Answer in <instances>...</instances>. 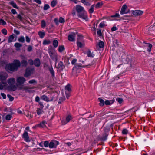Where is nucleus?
Returning <instances> with one entry per match:
<instances>
[{
	"label": "nucleus",
	"instance_id": "nucleus-24",
	"mask_svg": "<svg viewBox=\"0 0 155 155\" xmlns=\"http://www.w3.org/2000/svg\"><path fill=\"white\" fill-rule=\"evenodd\" d=\"M78 37L77 38V41H82L83 40V36L82 35H78Z\"/></svg>",
	"mask_w": 155,
	"mask_h": 155
},
{
	"label": "nucleus",
	"instance_id": "nucleus-46",
	"mask_svg": "<svg viewBox=\"0 0 155 155\" xmlns=\"http://www.w3.org/2000/svg\"><path fill=\"white\" fill-rule=\"evenodd\" d=\"M49 8L50 6L48 4H45L43 8V9L44 10H46L49 9Z\"/></svg>",
	"mask_w": 155,
	"mask_h": 155
},
{
	"label": "nucleus",
	"instance_id": "nucleus-41",
	"mask_svg": "<svg viewBox=\"0 0 155 155\" xmlns=\"http://www.w3.org/2000/svg\"><path fill=\"white\" fill-rule=\"evenodd\" d=\"M72 119V117L71 116L68 115L67 117L66 118V121L67 123L69 122L70 120Z\"/></svg>",
	"mask_w": 155,
	"mask_h": 155
},
{
	"label": "nucleus",
	"instance_id": "nucleus-13",
	"mask_svg": "<svg viewBox=\"0 0 155 155\" xmlns=\"http://www.w3.org/2000/svg\"><path fill=\"white\" fill-rule=\"evenodd\" d=\"M32 70L30 69H26L25 73L24 76L25 77H28L31 75V74Z\"/></svg>",
	"mask_w": 155,
	"mask_h": 155
},
{
	"label": "nucleus",
	"instance_id": "nucleus-49",
	"mask_svg": "<svg viewBox=\"0 0 155 155\" xmlns=\"http://www.w3.org/2000/svg\"><path fill=\"white\" fill-rule=\"evenodd\" d=\"M112 18H121L120 16V15L118 13H117L115 15L111 16Z\"/></svg>",
	"mask_w": 155,
	"mask_h": 155
},
{
	"label": "nucleus",
	"instance_id": "nucleus-4",
	"mask_svg": "<svg viewBox=\"0 0 155 155\" xmlns=\"http://www.w3.org/2000/svg\"><path fill=\"white\" fill-rule=\"evenodd\" d=\"M93 65L92 64H89L88 65L91 66ZM88 65H82L81 63H76L74 66L73 68L72 69L73 71H77V70H79L81 67H84L87 66Z\"/></svg>",
	"mask_w": 155,
	"mask_h": 155
},
{
	"label": "nucleus",
	"instance_id": "nucleus-23",
	"mask_svg": "<svg viewBox=\"0 0 155 155\" xmlns=\"http://www.w3.org/2000/svg\"><path fill=\"white\" fill-rule=\"evenodd\" d=\"M143 43L145 44L148 45V48L147 50V51L149 52H150L151 51V49L152 47V45L150 43H147L145 41H144Z\"/></svg>",
	"mask_w": 155,
	"mask_h": 155
},
{
	"label": "nucleus",
	"instance_id": "nucleus-1",
	"mask_svg": "<svg viewBox=\"0 0 155 155\" xmlns=\"http://www.w3.org/2000/svg\"><path fill=\"white\" fill-rule=\"evenodd\" d=\"M76 10L78 13V16L81 18L85 19L87 18L86 15L84 13V8L79 5H77L76 6Z\"/></svg>",
	"mask_w": 155,
	"mask_h": 155
},
{
	"label": "nucleus",
	"instance_id": "nucleus-25",
	"mask_svg": "<svg viewBox=\"0 0 155 155\" xmlns=\"http://www.w3.org/2000/svg\"><path fill=\"white\" fill-rule=\"evenodd\" d=\"M98 99L100 101V103L99 104V105L101 106H104V100L100 98H99Z\"/></svg>",
	"mask_w": 155,
	"mask_h": 155
},
{
	"label": "nucleus",
	"instance_id": "nucleus-14",
	"mask_svg": "<svg viewBox=\"0 0 155 155\" xmlns=\"http://www.w3.org/2000/svg\"><path fill=\"white\" fill-rule=\"evenodd\" d=\"M12 64L16 67H17L18 69V68L21 65V62L20 61L18 60H14Z\"/></svg>",
	"mask_w": 155,
	"mask_h": 155
},
{
	"label": "nucleus",
	"instance_id": "nucleus-33",
	"mask_svg": "<svg viewBox=\"0 0 155 155\" xmlns=\"http://www.w3.org/2000/svg\"><path fill=\"white\" fill-rule=\"evenodd\" d=\"M64 50V46L63 45L59 46L58 47V51L59 52H61Z\"/></svg>",
	"mask_w": 155,
	"mask_h": 155
},
{
	"label": "nucleus",
	"instance_id": "nucleus-44",
	"mask_svg": "<svg viewBox=\"0 0 155 155\" xmlns=\"http://www.w3.org/2000/svg\"><path fill=\"white\" fill-rule=\"evenodd\" d=\"M77 43L78 46L80 48H82L84 45L80 41H77Z\"/></svg>",
	"mask_w": 155,
	"mask_h": 155
},
{
	"label": "nucleus",
	"instance_id": "nucleus-55",
	"mask_svg": "<svg viewBox=\"0 0 155 155\" xmlns=\"http://www.w3.org/2000/svg\"><path fill=\"white\" fill-rule=\"evenodd\" d=\"M1 31L5 35H6L7 34V31L5 29H2Z\"/></svg>",
	"mask_w": 155,
	"mask_h": 155
},
{
	"label": "nucleus",
	"instance_id": "nucleus-56",
	"mask_svg": "<svg viewBox=\"0 0 155 155\" xmlns=\"http://www.w3.org/2000/svg\"><path fill=\"white\" fill-rule=\"evenodd\" d=\"M25 115L27 117H29L30 118H32L33 117V116L31 114H30L28 112H27V113L25 114Z\"/></svg>",
	"mask_w": 155,
	"mask_h": 155
},
{
	"label": "nucleus",
	"instance_id": "nucleus-17",
	"mask_svg": "<svg viewBox=\"0 0 155 155\" xmlns=\"http://www.w3.org/2000/svg\"><path fill=\"white\" fill-rule=\"evenodd\" d=\"M8 88L11 91H14L16 90L17 87L14 84L8 86Z\"/></svg>",
	"mask_w": 155,
	"mask_h": 155
},
{
	"label": "nucleus",
	"instance_id": "nucleus-47",
	"mask_svg": "<svg viewBox=\"0 0 155 155\" xmlns=\"http://www.w3.org/2000/svg\"><path fill=\"white\" fill-rule=\"evenodd\" d=\"M29 83V84H36L37 83L35 79H32L31 80H30L28 82Z\"/></svg>",
	"mask_w": 155,
	"mask_h": 155
},
{
	"label": "nucleus",
	"instance_id": "nucleus-29",
	"mask_svg": "<svg viewBox=\"0 0 155 155\" xmlns=\"http://www.w3.org/2000/svg\"><path fill=\"white\" fill-rule=\"evenodd\" d=\"M65 90L66 92H67V91L69 92L71 91V89L70 87V84H68L65 87Z\"/></svg>",
	"mask_w": 155,
	"mask_h": 155
},
{
	"label": "nucleus",
	"instance_id": "nucleus-48",
	"mask_svg": "<svg viewBox=\"0 0 155 155\" xmlns=\"http://www.w3.org/2000/svg\"><path fill=\"white\" fill-rule=\"evenodd\" d=\"M7 96L9 98V101H12L14 99V97H12L10 95L8 94Z\"/></svg>",
	"mask_w": 155,
	"mask_h": 155
},
{
	"label": "nucleus",
	"instance_id": "nucleus-61",
	"mask_svg": "<svg viewBox=\"0 0 155 155\" xmlns=\"http://www.w3.org/2000/svg\"><path fill=\"white\" fill-rule=\"evenodd\" d=\"M26 41L28 43L30 42V39L28 36H26L25 37Z\"/></svg>",
	"mask_w": 155,
	"mask_h": 155
},
{
	"label": "nucleus",
	"instance_id": "nucleus-60",
	"mask_svg": "<svg viewBox=\"0 0 155 155\" xmlns=\"http://www.w3.org/2000/svg\"><path fill=\"white\" fill-rule=\"evenodd\" d=\"M54 22H55V23H56V24L57 25H58L59 24V20H58V18H55L54 19Z\"/></svg>",
	"mask_w": 155,
	"mask_h": 155
},
{
	"label": "nucleus",
	"instance_id": "nucleus-63",
	"mask_svg": "<svg viewBox=\"0 0 155 155\" xmlns=\"http://www.w3.org/2000/svg\"><path fill=\"white\" fill-rule=\"evenodd\" d=\"M97 34L99 36H101L102 35V34L100 29H99L98 30L97 32Z\"/></svg>",
	"mask_w": 155,
	"mask_h": 155
},
{
	"label": "nucleus",
	"instance_id": "nucleus-45",
	"mask_svg": "<svg viewBox=\"0 0 155 155\" xmlns=\"http://www.w3.org/2000/svg\"><path fill=\"white\" fill-rule=\"evenodd\" d=\"M46 26V22L45 21L43 20L41 21V26L42 28H44Z\"/></svg>",
	"mask_w": 155,
	"mask_h": 155
},
{
	"label": "nucleus",
	"instance_id": "nucleus-21",
	"mask_svg": "<svg viewBox=\"0 0 155 155\" xmlns=\"http://www.w3.org/2000/svg\"><path fill=\"white\" fill-rule=\"evenodd\" d=\"M9 4L12 5L13 8L17 9H19V8L17 6L16 4L14 1H12L9 3Z\"/></svg>",
	"mask_w": 155,
	"mask_h": 155
},
{
	"label": "nucleus",
	"instance_id": "nucleus-39",
	"mask_svg": "<svg viewBox=\"0 0 155 155\" xmlns=\"http://www.w3.org/2000/svg\"><path fill=\"white\" fill-rule=\"evenodd\" d=\"M46 123V122L45 121H43L39 125V126L42 127H46V125L45 124Z\"/></svg>",
	"mask_w": 155,
	"mask_h": 155
},
{
	"label": "nucleus",
	"instance_id": "nucleus-52",
	"mask_svg": "<svg viewBox=\"0 0 155 155\" xmlns=\"http://www.w3.org/2000/svg\"><path fill=\"white\" fill-rule=\"evenodd\" d=\"M49 142L48 141H44V145L45 147H48L49 146Z\"/></svg>",
	"mask_w": 155,
	"mask_h": 155
},
{
	"label": "nucleus",
	"instance_id": "nucleus-19",
	"mask_svg": "<svg viewBox=\"0 0 155 155\" xmlns=\"http://www.w3.org/2000/svg\"><path fill=\"white\" fill-rule=\"evenodd\" d=\"M15 35L13 34L10 35L8 38V43H10L12 42L14 38Z\"/></svg>",
	"mask_w": 155,
	"mask_h": 155
},
{
	"label": "nucleus",
	"instance_id": "nucleus-31",
	"mask_svg": "<svg viewBox=\"0 0 155 155\" xmlns=\"http://www.w3.org/2000/svg\"><path fill=\"white\" fill-rule=\"evenodd\" d=\"M43 109L41 108H38L37 110V113L38 115H39L42 113L43 111L42 110Z\"/></svg>",
	"mask_w": 155,
	"mask_h": 155
},
{
	"label": "nucleus",
	"instance_id": "nucleus-57",
	"mask_svg": "<svg viewBox=\"0 0 155 155\" xmlns=\"http://www.w3.org/2000/svg\"><path fill=\"white\" fill-rule=\"evenodd\" d=\"M32 50V47L31 45H28L27 48V50L29 52H31Z\"/></svg>",
	"mask_w": 155,
	"mask_h": 155
},
{
	"label": "nucleus",
	"instance_id": "nucleus-16",
	"mask_svg": "<svg viewBox=\"0 0 155 155\" xmlns=\"http://www.w3.org/2000/svg\"><path fill=\"white\" fill-rule=\"evenodd\" d=\"M15 82V79L13 78H10L8 79L7 81V82L9 86L14 84Z\"/></svg>",
	"mask_w": 155,
	"mask_h": 155
},
{
	"label": "nucleus",
	"instance_id": "nucleus-36",
	"mask_svg": "<svg viewBox=\"0 0 155 155\" xmlns=\"http://www.w3.org/2000/svg\"><path fill=\"white\" fill-rule=\"evenodd\" d=\"M22 45L20 43H16L14 45V46L17 48H20L22 46Z\"/></svg>",
	"mask_w": 155,
	"mask_h": 155
},
{
	"label": "nucleus",
	"instance_id": "nucleus-15",
	"mask_svg": "<svg viewBox=\"0 0 155 155\" xmlns=\"http://www.w3.org/2000/svg\"><path fill=\"white\" fill-rule=\"evenodd\" d=\"M34 64L36 67H38L40 65V61L39 58L35 59L34 62Z\"/></svg>",
	"mask_w": 155,
	"mask_h": 155
},
{
	"label": "nucleus",
	"instance_id": "nucleus-27",
	"mask_svg": "<svg viewBox=\"0 0 155 155\" xmlns=\"http://www.w3.org/2000/svg\"><path fill=\"white\" fill-rule=\"evenodd\" d=\"M58 42L57 40H54L53 41V45L54 48H56L58 45Z\"/></svg>",
	"mask_w": 155,
	"mask_h": 155
},
{
	"label": "nucleus",
	"instance_id": "nucleus-42",
	"mask_svg": "<svg viewBox=\"0 0 155 155\" xmlns=\"http://www.w3.org/2000/svg\"><path fill=\"white\" fill-rule=\"evenodd\" d=\"M38 35L40 38H43L45 35V33L44 32L39 31L38 32Z\"/></svg>",
	"mask_w": 155,
	"mask_h": 155
},
{
	"label": "nucleus",
	"instance_id": "nucleus-22",
	"mask_svg": "<svg viewBox=\"0 0 155 155\" xmlns=\"http://www.w3.org/2000/svg\"><path fill=\"white\" fill-rule=\"evenodd\" d=\"M41 99L44 100L47 102H48L50 101V100H49V98L45 95H42L41 96Z\"/></svg>",
	"mask_w": 155,
	"mask_h": 155
},
{
	"label": "nucleus",
	"instance_id": "nucleus-50",
	"mask_svg": "<svg viewBox=\"0 0 155 155\" xmlns=\"http://www.w3.org/2000/svg\"><path fill=\"white\" fill-rule=\"evenodd\" d=\"M128 132L127 130L126 129H124L122 131V133L123 134H127Z\"/></svg>",
	"mask_w": 155,
	"mask_h": 155
},
{
	"label": "nucleus",
	"instance_id": "nucleus-58",
	"mask_svg": "<svg viewBox=\"0 0 155 155\" xmlns=\"http://www.w3.org/2000/svg\"><path fill=\"white\" fill-rule=\"evenodd\" d=\"M59 22L60 23H64L65 22V20L62 17H60L59 19Z\"/></svg>",
	"mask_w": 155,
	"mask_h": 155
},
{
	"label": "nucleus",
	"instance_id": "nucleus-30",
	"mask_svg": "<svg viewBox=\"0 0 155 155\" xmlns=\"http://www.w3.org/2000/svg\"><path fill=\"white\" fill-rule=\"evenodd\" d=\"M18 41L19 42L24 43L25 41L24 37L23 36H21L18 38Z\"/></svg>",
	"mask_w": 155,
	"mask_h": 155
},
{
	"label": "nucleus",
	"instance_id": "nucleus-5",
	"mask_svg": "<svg viewBox=\"0 0 155 155\" xmlns=\"http://www.w3.org/2000/svg\"><path fill=\"white\" fill-rule=\"evenodd\" d=\"M8 77L7 74L5 72H0V81L2 82L6 80Z\"/></svg>",
	"mask_w": 155,
	"mask_h": 155
},
{
	"label": "nucleus",
	"instance_id": "nucleus-9",
	"mask_svg": "<svg viewBox=\"0 0 155 155\" xmlns=\"http://www.w3.org/2000/svg\"><path fill=\"white\" fill-rule=\"evenodd\" d=\"M22 138L24 139V140L26 142H29V137L28 136V133L26 131H25L22 135Z\"/></svg>",
	"mask_w": 155,
	"mask_h": 155
},
{
	"label": "nucleus",
	"instance_id": "nucleus-40",
	"mask_svg": "<svg viewBox=\"0 0 155 155\" xmlns=\"http://www.w3.org/2000/svg\"><path fill=\"white\" fill-rule=\"evenodd\" d=\"M57 3L56 0H53L51 2V5L52 7H54L56 5Z\"/></svg>",
	"mask_w": 155,
	"mask_h": 155
},
{
	"label": "nucleus",
	"instance_id": "nucleus-10",
	"mask_svg": "<svg viewBox=\"0 0 155 155\" xmlns=\"http://www.w3.org/2000/svg\"><path fill=\"white\" fill-rule=\"evenodd\" d=\"M127 7L126 5H124L121 8L120 11V13L121 14H123L127 13Z\"/></svg>",
	"mask_w": 155,
	"mask_h": 155
},
{
	"label": "nucleus",
	"instance_id": "nucleus-51",
	"mask_svg": "<svg viewBox=\"0 0 155 155\" xmlns=\"http://www.w3.org/2000/svg\"><path fill=\"white\" fill-rule=\"evenodd\" d=\"M116 100L119 103V104H121L123 101V100L122 98H117Z\"/></svg>",
	"mask_w": 155,
	"mask_h": 155
},
{
	"label": "nucleus",
	"instance_id": "nucleus-54",
	"mask_svg": "<svg viewBox=\"0 0 155 155\" xmlns=\"http://www.w3.org/2000/svg\"><path fill=\"white\" fill-rule=\"evenodd\" d=\"M12 117V116L10 115H7L6 116L5 119L7 120H10Z\"/></svg>",
	"mask_w": 155,
	"mask_h": 155
},
{
	"label": "nucleus",
	"instance_id": "nucleus-11",
	"mask_svg": "<svg viewBox=\"0 0 155 155\" xmlns=\"http://www.w3.org/2000/svg\"><path fill=\"white\" fill-rule=\"evenodd\" d=\"M65 66L63 64V62L60 61L58 63V65L57 66V68L59 69V70L61 71L63 70Z\"/></svg>",
	"mask_w": 155,
	"mask_h": 155
},
{
	"label": "nucleus",
	"instance_id": "nucleus-3",
	"mask_svg": "<svg viewBox=\"0 0 155 155\" xmlns=\"http://www.w3.org/2000/svg\"><path fill=\"white\" fill-rule=\"evenodd\" d=\"M48 53L50 57L52 60L56 61L57 60V55L54 50L53 49L49 50Z\"/></svg>",
	"mask_w": 155,
	"mask_h": 155
},
{
	"label": "nucleus",
	"instance_id": "nucleus-62",
	"mask_svg": "<svg viewBox=\"0 0 155 155\" xmlns=\"http://www.w3.org/2000/svg\"><path fill=\"white\" fill-rule=\"evenodd\" d=\"M28 63L29 64L31 65H33L34 64V62L31 59H30L28 60Z\"/></svg>",
	"mask_w": 155,
	"mask_h": 155
},
{
	"label": "nucleus",
	"instance_id": "nucleus-35",
	"mask_svg": "<svg viewBox=\"0 0 155 155\" xmlns=\"http://www.w3.org/2000/svg\"><path fill=\"white\" fill-rule=\"evenodd\" d=\"M94 6V5H93L91 6L89 10V12L90 13H92L93 12Z\"/></svg>",
	"mask_w": 155,
	"mask_h": 155
},
{
	"label": "nucleus",
	"instance_id": "nucleus-32",
	"mask_svg": "<svg viewBox=\"0 0 155 155\" xmlns=\"http://www.w3.org/2000/svg\"><path fill=\"white\" fill-rule=\"evenodd\" d=\"M103 5L102 2H99L96 4V7L97 8H100Z\"/></svg>",
	"mask_w": 155,
	"mask_h": 155
},
{
	"label": "nucleus",
	"instance_id": "nucleus-37",
	"mask_svg": "<svg viewBox=\"0 0 155 155\" xmlns=\"http://www.w3.org/2000/svg\"><path fill=\"white\" fill-rule=\"evenodd\" d=\"M98 46L100 48H103L104 46V42L102 41H100L98 44Z\"/></svg>",
	"mask_w": 155,
	"mask_h": 155
},
{
	"label": "nucleus",
	"instance_id": "nucleus-18",
	"mask_svg": "<svg viewBox=\"0 0 155 155\" xmlns=\"http://www.w3.org/2000/svg\"><path fill=\"white\" fill-rule=\"evenodd\" d=\"M48 69L49 71L51 74V75L52 77H54V72L53 70V68L51 66V67H48Z\"/></svg>",
	"mask_w": 155,
	"mask_h": 155
},
{
	"label": "nucleus",
	"instance_id": "nucleus-2",
	"mask_svg": "<svg viewBox=\"0 0 155 155\" xmlns=\"http://www.w3.org/2000/svg\"><path fill=\"white\" fill-rule=\"evenodd\" d=\"M26 81V79L25 78L22 77H20L17 79V86L20 89H26L28 88L26 87H24L23 85H22L24 84Z\"/></svg>",
	"mask_w": 155,
	"mask_h": 155
},
{
	"label": "nucleus",
	"instance_id": "nucleus-38",
	"mask_svg": "<svg viewBox=\"0 0 155 155\" xmlns=\"http://www.w3.org/2000/svg\"><path fill=\"white\" fill-rule=\"evenodd\" d=\"M51 43V41L49 40H44L43 44V45H48Z\"/></svg>",
	"mask_w": 155,
	"mask_h": 155
},
{
	"label": "nucleus",
	"instance_id": "nucleus-34",
	"mask_svg": "<svg viewBox=\"0 0 155 155\" xmlns=\"http://www.w3.org/2000/svg\"><path fill=\"white\" fill-rule=\"evenodd\" d=\"M108 135L106 133L104 134L103 135V137H101V140L103 141L107 139V137Z\"/></svg>",
	"mask_w": 155,
	"mask_h": 155
},
{
	"label": "nucleus",
	"instance_id": "nucleus-8",
	"mask_svg": "<svg viewBox=\"0 0 155 155\" xmlns=\"http://www.w3.org/2000/svg\"><path fill=\"white\" fill-rule=\"evenodd\" d=\"M75 34L73 33L71 34L68 35V40L70 41H73L75 40Z\"/></svg>",
	"mask_w": 155,
	"mask_h": 155
},
{
	"label": "nucleus",
	"instance_id": "nucleus-64",
	"mask_svg": "<svg viewBox=\"0 0 155 155\" xmlns=\"http://www.w3.org/2000/svg\"><path fill=\"white\" fill-rule=\"evenodd\" d=\"M11 12L13 14H16L17 13V12L15 10L12 9L11 10Z\"/></svg>",
	"mask_w": 155,
	"mask_h": 155
},
{
	"label": "nucleus",
	"instance_id": "nucleus-12",
	"mask_svg": "<svg viewBox=\"0 0 155 155\" xmlns=\"http://www.w3.org/2000/svg\"><path fill=\"white\" fill-rule=\"evenodd\" d=\"M143 13V11L140 10H136L134 11L133 12V14L135 15H142Z\"/></svg>",
	"mask_w": 155,
	"mask_h": 155
},
{
	"label": "nucleus",
	"instance_id": "nucleus-53",
	"mask_svg": "<svg viewBox=\"0 0 155 155\" xmlns=\"http://www.w3.org/2000/svg\"><path fill=\"white\" fill-rule=\"evenodd\" d=\"M17 18L19 19L21 21H22L23 18V17H22L20 14H18L17 15Z\"/></svg>",
	"mask_w": 155,
	"mask_h": 155
},
{
	"label": "nucleus",
	"instance_id": "nucleus-6",
	"mask_svg": "<svg viewBox=\"0 0 155 155\" xmlns=\"http://www.w3.org/2000/svg\"><path fill=\"white\" fill-rule=\"evenodd\" d=\"M7 69L10 71L14 72L17 70L18 68L12 63L9 64L7 67Z\"/></svg>",
	"mask_w": 155,
	"mask_h": 155
},
{
	"label": "nucleus",
	"instance_id": "nucleus-28",
	"mask_svg": "<svg viewBox=\"0 0 155 155\" xmlns=\"http://www.w3.org/2000/svg\"><path fill=\"white\" fill-rule=\"evenodd\" d=\"M86 54L88 57H93L94 56V55L92 53H91L89 50H88Z\"/></svg>",
	"mask_w": 155,
	"mask_h": 155
},
{
	"label": "nucleus",
	"instance_id": "nucleus-26",
	"mask_svg": "<svg viewBox=\"0 0 155 155\" xmlns=\"http://www.w3.org/2000/svg\"><path fill=\"white\" fill-rule=\"evenodd\" d=\"M22 65L23 67H26L28 64V62L26 60H23L21 61Z\"/></svg>",
	"mask_w": 155,
	"mask_h": 155
},
{
	"label": "nucleus",
	"instance_id": "nucleus-20",
	"mask_svg": "<svg viewBox=\"0 0 155 155\" xmlns=\"http://www.w3.org/2000/svg\"><path fill=\"white\" fill-rule=\"evenodd\" d=\"M114 101V100H106L104 102V104L106 105H110L111 104H113Z\"/></svg>",
	"mask_w": 155,
	"mask_h": 155
},
{
	"label": "nucleus",
	"instance_id": "nucleus-7",
	"mask_svg": "<svg viewBox=\"0 0 155 155\" xmlns=\"http://www.w3.org/2000/svg\"><path fill=\"white\" fill-rule=\"evenodd\" d=\"M59 144L58 141L55 140H51L49 143V147L50 148H52L56 147V146Z\"/></svg>",
	"mask_w": 155,
	"mask_h": 155
},
{
	"label": "nucleus",
	"instance_id": "nucleus-43",
	"mask_svg": "<svg viewBox=\"0 0 155 155\" xmlns=\"http://www.w3.org/2000/svg\"><path fill=\"white\" fill-rule=\"evenodd\" d=\"M65 100V97H63L60 98L59 100V101L58 102V104H61L62 102L64 101Z\"/></svg>",
	"mask_w": 155,
	"mask_h": 155
},
{
	"label": "nucleus",
	"instance_id": "nucleus-59",
	"mask_svg": "<svg viewBox=\"0 0 155 155\" xmlns=\"http://www.w3.org/2000/svg\"><path fill=\"white\" fill-rule=\"evenodd\" d=\"M0 22L2 25H5L6 24V22L3 20L1 19L0 20Z\"/></svg>",
	"mask_w": 155,
	"mask_h": 155
}]
</instances>
